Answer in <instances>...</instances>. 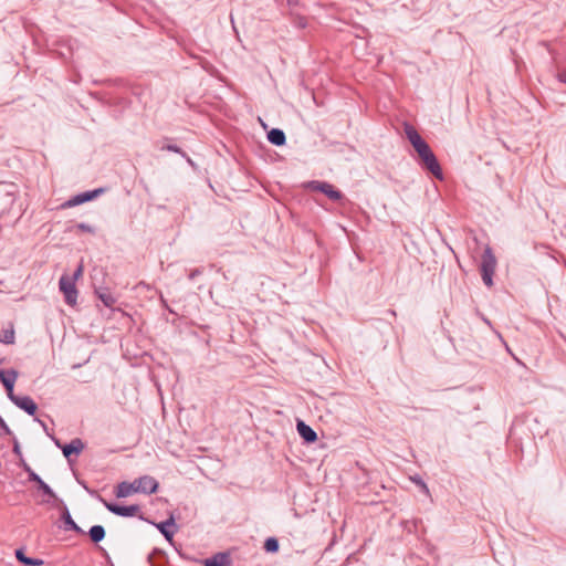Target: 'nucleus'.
Segmentation results:
<instances>
[{"mask_svg":"<svg viewBox=\"0 0 566 566\" xmlns=\"http://www.w3.org/2000/svg\"><path fill=\"white\" fill-rule=\"evenodd\" d=\"M419 166L438 180L443 179L441 165L429 144L416 151Z\"/></svg>","mask_w":566,"mask_h":566,"instance_id":"1","label":"nucleus"},{"mask_svg":"<svg viewBox=\"0 0 566 566\" xmlns=\"http://www.w3.org/2000/svg\"><path fill=\"white\" fill-rule=\"evenodd\" d=\"M495 268L496 258L493 253L492 248L490 245H486L481 256L480 274L484 285L489 289L494 285L493 275L495 273Z\"/></svg>","mask_w":566,"mask_h":566,"instance_id":"2","label":"nucleus"},{"mask_svg":"<svg viewBox=\"0 0 566 566\" xmlns=\"http://www.w3.org/2000/svg\"><path fill=\"white\" fill-rule=\"evenodd\" d=\"M304 188L310 191L324 193L328 199H331L334 202H342L343 200H345L344 193L327 181L311 180L304 185Z\"/></svg>","mask_w":566,"mask_h":566,"instance_id":"3","label":"nucleus"},{"mask_svg":"<svg viewBox=\"0 0 566 566\" xmlns=\"http://www.w3.org/2000/svg\"><path fill=\"white\" fill-rule=\"evenodd\" d=\"M59 289L63 293L64 301L67 305H76L78 292L74 279H70V275L63 274L59 281Z\"/></svg>","mask_w":566,"mask_h":566,"instance_id":"4","label":"nucleus"},{"mask_svg":"<svg viewBox=\"0 0 566 566\" xmlns=\"http://www.w3.org/2000/svg\"><path fill=\"white\" fill-rule=\"evenodd\" d=\"M98 500L104 504V506L113 514L123 516V517H130L135 516L139 513L140 506L138 504L133 505H120L113 502H107L105 499H103L101 495H98Z\"/></svg>","mask_w":566,"mask_h":566,"instance_id":"5","label":"nucleus"},{"mask_svg":"<svg viewBox=\"0 0 566 566\" xmlns=\"http://www.w3.org/2000/svg\"><path fill=\"white\" fill-rule=\"evenodd\" d=\"M104 191H105L104 188H97V189H94V190H88V191L81 192V193H78L76 196H73L67 201H65L62 205V208H72V207H75V206L88 202V201L94 200L95 198H97Z\"/></svg>","mask_w":566,"mask_h":566,"instance_id":"6","label":"nucleus"},{"mask_svg":"<svg viewBox=\"0 0 566 566\" xmlns=\"http://www.w3.org/2000/svg\"><path fill=\"white\" fill-rule=\"evenodd\" d=\"M144 522H147V523H150V524L155 525L157 527V530L161 533V535L167 541L172 543L174 534H175V531H176L175 530L176 528V523H175V518H174L172 515H170L169 518H167L165 521H161L159 523H156V522L151 521L149 517L144 516Z\"/></svg>","mask_w":566,"mask_h":566,"instance_id":"7","label":"nucleus"},{"mask_svg":"<svg viewBox=\"0 0 566 566\" xmlns=\"http://www.w3.org/2000/svg\"><path fill=\"white\" fill-rule=\"evenodd\" d=\"M142 490V476L136 478L132 483L120 482L115 489V495L119 499L127 497Z\"/></svg>","mask_w":566,"mask_h":566,"instance_id":"8","label":"nucleus"},{"mask_svg":"<svg viewBox=\"0 0 566 566\" xmlns=\"http://www.w3.org/2000/svg\"><path fill=\"white\" fill-rule=\"evenodd\" d=\"M18 408L25 411L29 416H34L38 410V405L29 396H17L14 392L8 397Z\"/></svg>","mask_w":566,"mask_h":566,"instance_id":"9","label":"nucleus"},{"mask_svg":"<svg viewBox=\"0 0 566 566\" xmlns=\"http://www.w3.org/2000/svg\"><path fill=\"white\" fill-rule=\"evenodd\" d=\"M56 502H59V506L61 509V520L64 523V528L66 531H73L77 534H84V531L72 518L71 513L64 502L61 499H59Z\"/></svg>","mask_w":566,"mask_h":566,"instance_id":"10","label":"nucleus"},{"mask_svg":"<svg viewBox=\"0 0 566 566\" xmlns=\"http://www.w3.org/2000/svg\"><path fill=\"white\" fill-rule=\"evenodd\" d=\"M296 430L302 440L307 444H312L316 442L318 439L315 430L311 426L305 423L303 420L297 419Z\"/></svg>","mask_w":566,"mask_h":566,"instance_id":"11","label":"nucleus"},{"mask_svg":"<svg viewBox=\"0 0 566 566\" xmlns=\"http://www.w3.org/2000/svg\"><path fill=\"white\" fill-rule=\"evenodd\" d=\"M18 376L19 373L13 368L8 370L0 369V381L3 385L8 397L13 394V388Z\"/></svg>","mask_w":566,"mask_h":566,"instance_id":"12","label":"nucleus"},{"mask_svg":"<svg viewBox=\"0 0 566 566\" xmlns=\"http://www.w3.org/2000/svg\"><path fill=\"white\" fill-rule=\"evenodd\" d=\"M85 448L84 442L80 438H74L70 443H66L62 447L63 455L71 462V455H78L83 449Z\"/></svg>","mask_w":566,"mask_h":566,"instance_id":"13","label":"nucleus"},{"mask_svg":"<svg viewBox=\"0 0 566 566\" xmlns=\"http://www.w3.org/2000/svg\"><path fill=\"white\" fill-rule=\"evenodd\" d=\"M203 566H230L231 558L230 553L219 552L209 558L202 560Z\"/></svg>","mask_w":566,"mask_h":566,"instance_id":"14","label":"nucleus"},{"mask_svg":"<svg viewBox=\"0 0 566 566\" xmlns=\"http://www.w3.org/2000/svg\"><path fill=\"white\" fill-rule=\"evenodd\" d=\"M405 133L416 151L428 145V143L420 136V134L411 125L406 126Z\"/></svg>","mask_w":566,"mask_h":566,"instance_id":"15","label":"nucleus"},{"mask_svg":"<svg viewBox=\"0 0 566 566\" xmlns=\"http://www.w3.org/2000/svg\"><path fill=\"white\" fill-rule=\"evenodd\" d=\"M30 482H34L38 485V489L43 492L50 500L57 501L59 497L56 493L52 490V488L45 483L39 474H31Z\"/></svg>","mask_w":566,"mask_h":566,"instance_id":"16","label":"nucleus"},{"mask_svg":"<svg viewBox=\"0 0 566 566\" xmlns=\"http://www.w3.org/2000/svg\"><path fill=\"white\" fill-rule=\"evenodd\" d=\"M167 555L164 551L155 548L148 556L147 563L150 566H165L167 564Z\"/></svg>","mask_w":566,"mask_h":566,"instance_id":"17","label":"nucleus"},{"mask_svg":"<svg viewBox=\"0 0 566 566\" xmlns=\"http://www.w3.org/2000/svg\"><path fill=\"white\" fill-rule=\"evenodd\" d=\"M268 140L274 146H284L286 144V136L282 129L272 128L268 132Z\"/></svg>","mask_w":566,"mask_h":566,"instance_id":"18","label":"nucleus"},{"mask_svg":"<svg viewBox=\"0 0 566 566\" xmlns=\"http://www.w3.org/2000/svg\"><path fill=\"white\" fill-rule=\"evenodd\" d=\"M15 558L23 565L25 566H41L44 564V560L43 559H40V558H32V557H28L25 556L24 554V549L23 548H18L15 549Z\"/></svg>","mask_w":566,"mask_h":566,"instance_id":"19","label":"nucleus"},{"mask_svg":"<svg viewBox=\"0 0 566 566\" xmlns=\"http://www.w3.org/2000/svg\"><path fill=\"white\" fill-rule=\"evenodd\" d=\"M106 532L102 525H93L88 531L91 541L95 544L99 543L105 538Z\"/></svg>","mask_w":566,"mask_h":566,"instance_id":"20","label":"nucleus"},{"mask_svg":"<svg viewBox=\"0 0 566 566\" xmlns=\"http://www.w3.org/2000/svg\"><path fill=\"white\" fill-rule=\"evenodd\" d=\"M159 489V482L150 476L144 474V494H154Z\"/></svg>","mask_w":566,"mask_h":566,"instance_id":"21","label":"nucleus"},{"mask_svg":"<svg viewBox=\"0 0 566 566\" xmlns=\"http://www.w3.org/2000/svg\"><path fill=\"white\" fill-rule=\"evenodd\" d=\"M263 549L266 553L275 554L280 549V543L279 539L274 536L268 537L263 543Z\"/></svg>","mask_w":566,"mask_h":566,"instance_id":"22","label":"nucleus"},{"mask_svg":"<svg viewBox=\"0 0 566 566\" xmlns=\"http://www.w3.org/2000/svg\"><path fill=\"white\" fill-rule=\"evenodd\" d=\"M98 298L107 307H112L115 304V298L107 291H96Z\"/></svg>","mask_w":566,"mask_h":566,"instance_id":"23","label":"nucleus"},{"mask_svg":"<svg viewBox=\"0 0 566 566\" xmlns=\"http://www.w3.org/2000/svg\"><path fill=\"white\" fill-rule=\"evenodd\" d=\"M0 342L7 345L14 343V331L11 329H3L0 335Z\"/></svg>","mask_w":566,"mask_h":566,"instance_id":"24","label":"nucleus"},{"mask_svg":"<svg viewBox=\"0 0 566 566\" xmlns=\"http://www.w3.org/2000/svg\"><path fill=\"white\" fill-rule=\"evenodd\" d=\"M411 481L419 488V490L423 494L429 495V488L421 476L415 475L413 478H411Z\"/></svg>","mask_w":566,"mask_h":566,"instance_id":"25","label":"nucleus"},{"mask_svg":"<svg viewBox=\"0 0 566 566\" xmlns=\"http://www.w3.org/2000/svg\"><path fill=\"white\" fill-rule=\"evenodd\" d=\"M161 150H168L174 151L176 154L181 155L182 157H187V154L177 145L175 144H165L160 147Z\"/></svg>","mask_w":566,"mask_h":566,"instance_id":"26","label":"nucleus"},{"mask_svg":"<svg viewBox=\"0 0 566 566\" xmlns=\"http://www.w3.org/2000/svg\"><path fill=\"white\" fill-rule=\"evenodd\" d=\"M1 434L13 436V432L0 416V436Z\"/></svg>","mask_w":566,"mask_h":566,"instance_id":"27","label":"nucleus"},{"mask_svg":"<svg viewBox=\"0 0 566 566\" xmlns=\"http://www.w3.org/2000/svg\"><path fill=\"white\" fill-rule=\"evenodd\" d=\"M76 229H78L82 232L95 233V229L92 226L84 222L77 223Z\"/></svg>","mask_w":566,"mask_h":566,"instance_id":"28","label":"nucleus"},{"mask_svg":"<svg viewBox=\"0 0 566 566\" xmlns=\"http://www.w3.org/2000/svg\"><path fill=\"white\" fill-rule=\"evenodd\" d=\"M150 504L158 507H165L168 504V501L165 497H156L150 501Z\"/></svg>","mask_w":566,"mask_h":566,"instance_id":"29","label":"nucleus"},{"mask_svg":"<svg viewBox=\"0 0 566 566\" xmlns=\"http://www.w3.org/2000/svg\"><path fill=\"white\" fill-rule=\"evenodd\" d=\"M12 451H13V453L17 457H19V458L23 457L21 448H20V443H19V441H18V439L15 437H13V448H12Z\"/></svg>","mask_w":566,"mask_h":566,"instance_id":"30","label":"nucleus"},{"mask_svg":"<svg viewBox=\"0 0 566 566\" xmlns=\"http://www.w3.org/2000/svg\"><path fill=\"white\" fill-rule=\"evenodd\" d=\"M83 273V265H78V268L75 270L72 276L70 279H74V282L82 275Z\"/></svg>","mask_w":566,"mask_h":566,"instance_id":"31","label":"nucleus"},{"mask_svg":"<svg viewBox=\"0 0 566 566\" xmlns=\"http://www.w3.org/2000/svg\"><path fill=\"white\" fill-rule=\"evenodd\" d=\"M201 273H202V270H200V269H195V270H192V271L189 273L188 277H189V280H193L196 276L200 275Z\"/></svg>","mask_w":566,"mask_h":566,"instance_id":"32","label":"nucleus"},{"mask_svg":"<svg viewBox=\"0 0 566 566\" xmlns=\"http://www.w3.org/2000/svg\"><path fill=\"white\" fill-rule=\"evenodd\" d=\"M557 78L559 82L566 84V71H560L557 73Z\"/></svg>","mask_w":566,"mask_h":566,"instance_id":"33","label":"nucleus"},{"mask_svg":"<svg viewBox=\"0 0 566 566\" xmlns=\"http://www.w3.org/2000/svg\"><path fill=\"white\" fill-rule=\"evenodd\" d=\"M478 314H479V316L481 317V319H482V321H483L488 326H490L491 328H493L492 322H491L488 317H485V316H484V314H482V313H480V312H478Z\"/></svg>","mask_w":566,"mask_h":566,"instance_id":"34","label":"nucleus"},{"mask_svg":"<svg viewBox=\"0 0 566 566\" xmlns=\"http://www.w3.org/2000/svg\"><path fill=\"white\" fill-rule=\"evenodd\" d=\"M23 471L28 473V480H29V481H30V475H31V474H36V473L31 469V467H30V465H25V469H23Z\"/></svg>","mask_w":566,"mask_h":566,"instance_id":"35","label":"nucleus"},{"mask_svg":"<svg viewBox=\"0 0 566 566\" xmlns=\"http://www.w3.org/2000/svg\"><path fill=\"white\" fill-rule=\"evenodd\" d=\"M19 465L22 468V469H25V465H29L25 460L23 459V457L19 458Z\"/></svg>","mask_w":566,"mask_h":566,"instance_id":"36","label":"nucleus"},{"mask_svg":"<svg viewBox=\"0 0 566 566\" xmlns=\"http://www.w3.org/2000/svg\"><path fill=\"white\" fill-rule=\"evenodd\" d=\"M185 158H186L187 163H188L190 166H192V167L195 166L193 160H192L188 155H187V157H185Z\"/></svg>","mask_w":566,"mask_h":566,"instance_id":"37","label":"nucleus"},{"mask_svg":"<svg viewBox=\"0 0 566 566\" xmlns=\"http://www.w3.org/2000/svg\"><path fill=\"white\" fill-rule=\"evenodd\" d=\"M35 420L43 427V429L46 431L48 428H46V424L45 422L41 421L40 419L35 418Z\"/></svg>","mask_w":566,"mask_h":566,"instance_id":"38","label":"nucleus"},{"mask_svg":"<svg viewBox=\"0 0 566 566\" xmlns=\"http://www.w3.org/2000/svg\"><path fill=\"white\" fill-rule=\"evenodd\" d=\"M54 442H55V446L59 447L60 449H62V447L64 446L57 439H54Z\"/></svg>","mask_w":566,"mask_h":566,"instance_id":"39","label":"nucleus"},{"mask_svg":"<svg viewBox=\"0 0 566 566\" xmlns=\"http://www.w3.org/2000/svg\"><path fill=\"white\" fill-rule=\"evenodd\" d=\"M144 290H146V292H153V289L145 283H144Z\"/></svg>","mask_w":566,"mask_h":566,"instance_id":"40","label":"nucleus"}]
</instances>
